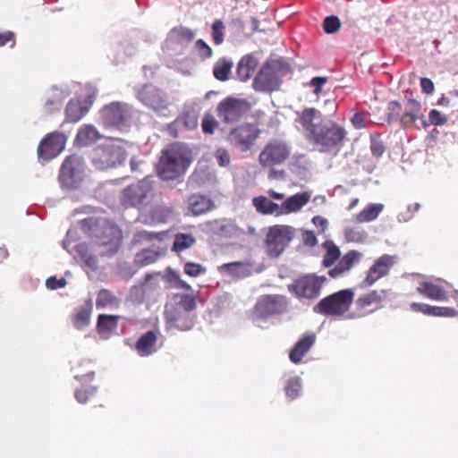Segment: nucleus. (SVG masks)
<instances>
[{"label": "nucleus", "mask_w": 458, "mask_h": 458, "mask_svg": "<svg viewBox=\"0 0 458 458\" xmlns=\"http://www.w3.org/2000/svg\"><path fill=\"white\" fill-rule=\"evenodd\" d=\"M346 130L335 121H327L320 125L310 140L319 152L336 155L344 146Z\"/></svg>", "instance_id": "obj_1"}, {"label": "nucleus", "mask_w": 458, "mask_h": 458, "mask_svg": "<svg viewBox=\"0 0 458 458\" xmlns=\"http://www.w3.org/2000/svg\"><path fill=\"white\" fill-rule=\"evenodd\" d=\"M291 72V67L283 59L266 62L253 80V88L258 91H273L278 89L284 76Z\"/></svg>", "instance_id": "obj_2"}, {"label": "nucleus", "mask_w": 458, "mask_h": 458, "mask_svg": "<svg viewBox=\"0 0 458 458\" xmlns=\"http://www.w3.org/2000/svg\"><path fill=\"white\" fill-rule=\"evenodd\" d=\"M82 230L89 237L95 238L99 245L112 247L115 251L121 240V232L116 225L106 219L88 217L81 221Z\"/></svg>", "instance_id": "obj_3"}, {"label": "nucleus", "mask_w": 458, "mask_h": 458, "mask_svg": "<svg viewBox=\"0 0 458 458\" xmlns=\"http://www.w3.org/2000/svg\"><path fill=\"white\" fill-rule=\"evenodd\" d=\"M190 165L182 151L176 146L162 151V156L157 166L158 176L165 181L174 180L182 174Z\"/></svg>", "instance_id": "obj_4"}, {"label": "nucleus", "mask_w": 458, "mask_h": 458, "mask_svg": "<svg viewBox=\"0 0 458 458\" xmlns=\"http://www.w3.org/2000/svg\"><path fill=\"white\" fill-rule=\"evenodd\" d=\"M353 297L352 289H344L321 299L313 310L327 317H341L350 310Z\"/></svg>", "instance_id": "obj_5"}, {"label": "nucleus", "mask_w": 458, "mask_h": 458, "mask_svg": "<svg viewBox=\"0 0 458 458\" xmlns=\"http://www.w3.org/2000/svg\"><path fill=\"white\" fill-rule=\"evenodd\" d=\"M153 197L152 182L144 178L137 183L124 188L120 194V203L125 208H134L140 209L151 202Z\"/></svg>", "instance_id": "obj_6"}, {"label": "nucleus", "mask_w": 458, "mask_h": 458, "mask_svg": "<svg viewBox=\"0 0 458 458\" xmlns=\"http://www.w3.org/2000/svg\"><path fill=\"white\" fill-rule=\"evenodd\" d=\"M85 164L83 158L76 156H68L63 162L58 180L63 188L78 189L83 181Z\"/></svg>", "instance_id": "obj_7"}, {"label": "nucleus", "mask_w": 458, "mask_h": 458, "mask_svg": "<svg viewBox=\"0 0 458 458\" xmlns=\"http://www.w3.org/2000/svg\"><path fill=\"white\" fill-rule=\"evenodd\" d=\"M126 158L124 148L117 141L98 147L93 153V164L99 170L122 165Z\"/></svg>", "instance_id": "obj_8"}, {"label": "nucleus", "mask_w": 458, "mask_h": 458, "mask_svg": "<svg viewBox=\"0 0 458 458\" xmlns=\"http://www.w3.org/2000/svg\"><path fill=\"white\" fill-rule=\"evenodd\" d=\"M100 116L106 127H114L122 131L130 127L132 110L127 104L113 102L101 109Z\"/></svg>", "instance_id": "obj_9"}, {"label": "nucleus", "mask_w": 458, "mask_h": 458, "mask_svg": "<svg viewBox=\"0 0 458 458\" xmlns=\"http://www.w3.org/2000/svg\"><path fill=\"white\" fill-rule=\"evenodd\" d=\"M291 155V148L282 140L272 139L265 145L259 155V165L263 168H273L284 164Z\"/></svg>", "instance_id": "obj_10"}, {"label": "nucleus", "mask_w": 458, "mask_h": 458, "mask_svg": "<svg viewBox=\"0 0 458 458\" xmlns=\"http://www.w3.org/2000/svg\"><path fill=\"white\" fill-rule=\"evenodd\" d=\"M325 281L323 276L307 275L294 280L289 290L298 298L314 299L318 296Z\"/></svg>", "instance_id": "obj_11"}, {"label": "nucleus", "mask_w": 458, "mask_h": 458, "mask_svg": "<svg viewBox=\"0 0 458 458\" xmlns=\"http://www.w3.org/2000/svg\"><path fill=\"white\" fill-rule=\"evenodd\" d=\"M137 98L157 113L165 111L169 106L166 94L152 84H145L137 92Z\"/></svg>", "instance_id": "obj_12"}, {"label": "nucleus", "mask_w": 458, "mask_h": 458, "mask_svg": "<svg viewBox=\"0 0 458 458\" xmlns=\"http://www.w3.org/2000/svg\"><path fill=\"white\" fill-rule=\"evenodd\" d=\"M292 237L291 226L279 225L270 227L266 241L268 255L278 257L291 242Z\"/></svg>", "instance_id": "obj_13"}, {"label": "nucleus", "mask_w": 458, "mask_h": 458, "mask_svg": "<svg viewBox=\"0 0 458 458\" xmlns=\"http://www.w3.org/2000/svg\"><path fill=\"white\" fill-rule=\"evenodd\" d=\"M248 109V104L244 100L227 98L217 106L218 118L223 123H234L239 121Z\"/></svg>", "instance_id": "obj_14"}, {"label": "nucleus", "mask_w": 458, "mask_h": 458, "mask_svg": "<svg viewBox=\"0 0 458 458\" xmlns=\"http://www.w3.org/2000/svg\"><path fill=\"white\" fill-rule=\"evenodd\" d=\"M258 132V130L250 124L240 125L229 132L227 140L233 147L244 152L254 144Z\"/></svg>", "instance_id": "obj_15"}, {"label": "nucleus", "mask_w": 458, "mask_h": 458, "mask_svg": "<svg viewBox=\"0 0 458 458\" xmlns=\"http://www.w3.org/2000/svg\"><path fill=\"white\" fill-rule=\"evenodd\" d=\"M395 263V257L388 254L377 258L366 273L361 287H369L382 277L387 276Z\"/></svg>", "instance_id": "obj_16"}, {"label": "nucleus", "mask_w": 458, "mask_h": 458, "mask_svg": "<svg viewBox=\"0 0 458 458\" xmlns=\"http://www.w3.org/2000/svg\"><path fill=\"white\" fill-rule=\"evenodd\" d=\"M387 291L371 290L360 295L355 300L356 310L359 316H364L383 307V302L386 299Z\"/></svg>", "instance_id": "obj_17"}, {"label": "nucleus", "mask_w": 458, "mask_h": 458, "mask_svg": "<svg viewBox=\"0 0 458 458\" xmlns=\"http://www.w3.org/2000/svg\"><path fill=\"white\" fill-rule=\"evenodd\" d=\"M65 137L60 132L47 134L39 143L38 148V158L50 160L57 157L64 148Z\"/></svg>", "instance_id": "obj_18"}, {"label": "nucleus", "mask_w": 458, "mask_h": 458, "mask_svg": "<svg viewBox=\"0 0 458 458\" xmlns=\"http://www.w3.org/2000/svg\"><path fill=\"white\" fill-rule=\"evenodd\" d=\"M164 317L169 327L178 330H190L194 325L191 311H184L178 308L167 306L164 312Z\"/></svg>", "instance_id": "obj_19"}, {"label": "nucleus", "mask_w": 458, "mask_h": 458, "mask_svg": "<svg viewBox=\"0 0 458 458\" xmlns=\"http://www.w3.org/2000/svg\"><path fill=\"white\" fill-rule=\"evenodd\" d=\"M323 115L321 112L314 107H306L301 112L297 113V122L302 126L307 133V140L310 141L313 133L320 128Z\"/></svg>", "instance_id": "obj_20"}, {"label": "nucleus", "mask_w": 458, "mask_h": 458, "mask_svg": "<svg viewBox=\"0 0 458 458\" xmlns=\"http://www.w3.org/2000/svg\"><path fill=\"white\" fill-rule=\"evenodd\" d=\"M256 309L262 316L280 314L285 310L286 301L282 296L265 295L259 300Z\"/></svg>", "instance_id": "obj_21"}, {"label": "nucleus", "mask_w": 458, "mask_h": 458, "mask_svg": "<svg viewBox=\"0 0 458 458\" xmlns=\"http://www.w3.org/2000/svg\"><path fill=\"white\" fill-rule=\"evenodd\" d=\"M361 258V253L358 250H350L341 259L339 258L335 267L329 269L328 276L332 278L339 277L350 271Z\"/></svg>", "instance_id": "obj_22"}, {"label": "nucleus", "mask_w": 458, "mask_h": 458, "mask_svg": "<svg viewBox=\"0 0 458 458\" xmlns=\"http://www.w3.org/2000/svg\"><path fill=\"white\" fill-rule=\"evenodd\" d=\"M315 342V334L312 333L303 335L291 350L289 354L290 360L294 364L301 362L302 358L309 352Z\"/></svg>", "instance_id": "obj_23"}, {"label": "nucleus", "mask_w": 458, "mask_h": 458, "mask_svg": "<svg viewBox=\"0 0 458 458\" xmlns=\"http://www.w3.org/2000/svg\"><path fill=\"white\" fill-rule=\"evenodd\" d=\"M218 271L234 278H244L251 275V263L249 261L225 263L218 267Z\"/></svg>", "instance_id": "obj_24"}, {"label": "nucleus", "mask_w": 458, "mask_h": 458, "mask_svg": "<svg viewBox=\"0 0 458 458\" xmlns=\"http://www.w3.org/2000/svg\"><path fill=\"white\" fill-rule=\"evenodd\" d=\"M310 199V193L308 191L296 193L287 198L281 204V214L287 215L290 213L298 212L304 207Z\"/></svg>", "instance_id": "obj_25"}, {"label": "nucleus", "mask_w": 458, "mask_h": 458, "mask_svg": "<svg viewBox=\"0 0 458 458\" xmlns=\"http://www.w3.org/2000/svg\"><path fill=\"white\" fill-rule=\"evenodd\" d=\"M421 105L415 99H408L404 109L403 110L400 123L403 128H409L415 124L420 117Z\"/></svg>", "instance_id": "obj_26"}, {"label": "nucleus", "mask_w": 458, "mask_h": 458, "mask_svg": "<svg viewBox=\"0 0 458 458\" xmlns=\"http://www.w3.org/2000/svg\"><path fill=\"white\" fill-rule=\"evenodd\" d=\"M157 342V334L155 331L149 330L143 334L136 342L135 349L139 355L146 357L153 354Z\"/></svg>", "instance_id": "obj_27"}, {"label": "nucleus", "mask_w": 458, "mask_h": 458, "mask_svg": "<svg viewBox=\"0 0 458 458\" xmlns=\"http://www.w3.org/2000/svg\"><path fill=\"white\" fill-rule=\"evenodd\" d=\"M214 207L212 200L200 194H192L188 199V209L193 216L202 215Z\"/></svg>", "instance_id": "obj_28"}, {"label": "nucleus", "mask_w": 458, "mask_h": 458, "mask_svg": "<svg viewBox=\"0 0 458 458\" xmlns=\"http://www.w3.org/2000/svg\"><path fill=\"white\" fill-rule=\"evenodd\" d=\"M174 305L171 307L192 312L197 308L198 295L192 292L176 293L172 296Z\"/></svg>", "instance_id": "obj_29"}, {"label": "nucleus", "mask_w": 458, "mask_h": 458, "mask_svg": "<svg viewBox=\"0 0 458 458\" xmlns=\"http://www.w3.org/2000/svg\"><path fill=\"white\" fill-rule=\"evenodd\" d=\"M417 292L431 300L445 301L447 300V293L445 288L439 284L430 282H422L417 287Z\"/></svg>", "instance_id": "obj_30"}, {"label": "nucleus", "mask_w": 458, "mask_h": 458, "mask_svg": "<svg viewBox=\"0 0 458 458\" xmlns=\"http://www.w3.org/2000/svg\"><path fill=\"white\" fill-rule=\"evenodd\" d=\"M252 204L256 210L262 215L282 216L281 205H278L265 196H258L253 198Z\"/></svg>", "instance_id": "obj_31"}, {"label": "nucleus", "mask_w": 458, "mask_h": 458, "mask_svg": "<svg viewBox=\"0 0 458 458\" xmlns=\"http://www.w3.org/2000/svg\"><path fill=\"white\" fill-rule=\"evenodd\" d=\"M258 66L256 58L250 55L243 56L237 65V77L241 81H248L254 73Z\"/></svg>", "instance_id": "obj_32"}, {"label": "nucleus", "mask_w": 458, "mask_h": 458, "mask_svg": "<svg viewBox=\"0 0 458 458\" xmlns=\"http://www.w3.org/2000/svg\"><path fill=\"white\" fill-rule=\"evenodd\" d=\"M101 137V134L93 125L85 124L79 130L76 142L80 146H89L95 143Z\"/></svg>", "instance_id": "obj_33"}, {"label": "nucleus", "mask_w": 458, "mask_h": 458, "mask_svg": "<svg viewBox=\"0 0 458 458\" xmlns=\"http://www.w3.org/2000/svg\"><path fill=\"white\" fill-rule=\"evenodd\" d=\"M93 304L91 300H87L80 306L73 315L72 321L76 328L81 329L89 325L90 320Z\"/></svg>", "instance_id": "obj_34"}, {"label": "nucleus", "mask_w": 458, "mask_h": 458, "mask_svg": "<svg viewBox=\"0 0 458 458\" xmlns=\"http://www.w3.org/2000/svg\"><path fill=\"white\" fill-rule=\"evenodd\" d=\"M88 112V107L83 106L80 99H71L66 106L65 114L66 121L69 123H76L80 121Z\"/></svg>", "instance_id": "obj_35"}, {"label": "nucleus", "mask_w": 458, "mask_h": 458, "mask_svg": "<svg viewBox=\"0 0 458 458\" xmlns=\"http://www.w3.org/2000/svg\"><path fill=\"white\" fill-rule=\"evenodd\" d=\"M74 377L81 383H89L95 377V371L90 361L83 360L72 367Z\"/></svg>", "instance_id": "obj_36"}, {"label": "nucleus", "mask_w": 458, "mask_h": 458, "mask_svg": "<svg viewBox=\"0 0 458 458\" xmlns=\"http://www.w3.org/2000/svg\"><path fill=\"white\" fill-rule=\"evenodd\" d=\"M120 316L100 314L98 318L97 330L101 335H108L116 329Z\"/></svg>", "instance_id": "obj_37"}, {"label": "nucleus", "mask_w": 458, "mask_h": 458, "mask_svg": "<svg viewBox=\"0 0 458 458\" xmlns=\"http://www.w3.org/2000/svg\"><path fill=\"white\" fill-rule=\"evenodd\" d=\"M170 39L177 44H188L195 38V32L184 26H177L171 30L169 33Z\"/></svg>", "instance_id": "obj_38"}, {"label": "nucleus", "mask_w": 458, "mask_h": 458, "mask_svg": "<svg viewBox=\"0 0 458 458\" xmlns=\"http://www.w3.org/2000/svg\"><path fill=\"white\" fill-rule=\"evenodd\" d=\"M120 300L110 290L101 289L97 295L96 306L98 309L118 308Z\"/></svg>", "instance_id": "obj_39"}, {"label": "nucleus", "mask_w": 458, "mask_h": 458, "mask_svg": "<svg viewBox=\"0 0 458 458\" xmlns=\"http://www.w3.org/2000/svg\"><path fill=\"white\" fill-rule=\"evenodd\" d=\"M216 233L225 238H239L244 234V230L233 221L225 220L218 226Z\"/></svg>", "instance_id": "obj_40"}, {"label": "nucleus", "mask_w": 458, "mask_h": 458, "mask_svg": "<svg viewBox=\"0 0 458 458\" xmlns=\"http://www.w3.org/2000/svg\"><path fill=\"white\" fill-rule=\"evenodd\" d=\"M196 242V239L190 233H178L174 235L172 250L180 253L192 247Z\"/></svg>", "instance_id": "obj_41"}, {"label": "nucleus", "mask_w": 458, "mask_h": 458, "mask_svg": "<svg viewBox=\"0 0 458 458\" xmlns=\"http://www.w3.org/2000/svg\"><path fill=\"white\" fill-rule=\"evenodd\" d=\"M323 246L327 251L323 257L322 264L325 267H330L339 259L341 252L339 248L331 241H326Z\"/></svg>", "instance_id": "obj_42"}, {"label": "nucleus", "mask_w": 458, "mask_h": 458, "mask_svg": "<svg viewBox=\"0 0 458 458\" xmlns=\"http://www.w3.org/2000/svg\"><path fill=\"white\" fill-rule=\"evenodd\" d=\"M382 204H370L356 215L355 220L358 223H366L375 220L383 210Z\"/></svg>", "instance_id": "obj_43"}, {"label": "nucleus", "mask_w": 458, "mask_h": 458, "mask_svg": "<svg viewBox=\"0 0 458 458\" xmlns=\"http://www.w3.org/2000/svg\"><path fill=\"white\" fill-rule=\"evenodd\" d=\"M233 63L231 61L225 58L219 59L214 65V77L220 81H227L229 79Z\"/></svg>", "instance_id": "obj_44"}, {"label": "nucleus", "mask_w": 458, "mask_h": 458, "mask_svg": "<svg viewBox=\"0 0 458 458\" xmlns=\"http://www.w3.org/2000/svg\"><path fill=\"white\" fill-rule=\"evenodd\" d=\"M284 391L286 394V396L290 400L296 399L301 391V379L298 377H291L287 380Z\"/></svg>", "instance_id": "obj_45"}, {"label": "nucleus", "mask_w": 458, "mask_h": 458, "mask_svg": "<svg viewBox=\"0 0 458 458\" xmlns=\"http://www.w3.org/2000/svg\"><path fill=\"white\" fill-rule=\"evenodd\" d=\"M403 114V108L398 101H390L386 108V121L389 123L400 122Z\"/></svg>", "instance_id": "obj_46"}, {"label": "nucleus", "mask_w": 458, "mask_h": 458, "mask_svg": "<svg viewBox=\"0 0 458 458\" xmlns=\"http://www.w3.org/2000/svg\"><path fill=\"white\" fill-rule=\"evenodd\" d=\"M341 27L340 19L335 15L327 16L323 21V30L327 34H333L339 30Z\"/></svg>", "instance_id": "obj_47"}, {"label": "nucleus", "mask_w": 458, "mask_h": 458, "mask_svg": "<svg viewBox=\"0 0 458 458\" xmlns=\"http://www.w3.org/2000/svg\"><path fill=\"white\" fill-rule=\"evenodd\" d=\"M159 254L157 251L144 250L137 255V260L141 266H148L157 260Z\"/></svg>", "instance_id": "obj_48"}, {"label": "nucleus", "mask_w": 458, "mask_h": 458, "mask_svg": "<svg viewBox=\"0 0 458 458\" xmlns=\"http://www.w3.org/2000/svg\"><path fill=\"white\" fill-rule=\"evenodd\" d=\"M224 30L225 25L221 20H216L212 24V39L216 45H220L224 42Z\"/></svg>", "instance_id": "obj_49"}, {"label": "nucleus", "mask_w": 458, "mask_h": 458, "mask_svg": "<svg viewBox=\"0 0 458 458\" xmlns=\"http://www.w3.org/2000/svg\"><path fill=\"white\" fill-rule=\"evenodd\" d=\"M217 125V121L211 114H205L201 123V128L204 133L213 134Z\"/></svg>", "instance_id": "obj_50"}, {"label": "nucleus", "mask_w": 458, "mask_h": 458, "mask_svg": "<svg viewBox=\"0 0 458 458\" xmlns=\"http://www.w3.org/2000/svg\"><path fill=\"white\" fill-rule=\"evenodd\" d=\"M183 271L186 275L192 277H197L206 273V268L199 263L187 262L184 265Z\"/></svg>", "instance_id": "obj_51"}, {"label": "nucleus", "mask_w": 458, "mask_h": 458, "mask_svg": "<svg viewBox=\"0 0 458 458\" xmlns=\"http://www.w3.org/2000/svg\"><path fill=\"white\" fill-rule=\"evenodd\" d=\"M98 388L96 386H89L87 389H78L75 391V399L80 403H86L90 397L97 393Z\"/></svg>", "instance_id": "obj_52"}, {"label": "nucleus", "mask_w": 458, "mask_h": 458, "mask_svg": "<svg viewBox=\"0 0 458 458\" xmlns=\"http://www.w3.org/2000/svg\"><path fill=\"white\" fill-rule=\"evenodd\" d=\"M195 48L202 59L210 58L213 55L211 47L203 39H198L195 42Z\"/></svg>", "instance_id": "obj_53"}, {"label": "nucleus", "mask_w": 458, "mask_h": 458, "mask_svg": "<svg viewBox=\"0 0 458 458\" xmlns=\"http://www.w3.org/2000/svg\"><path fill=\"white\" fill-rule=\"evenodd\" d=\"M457 315V311L453 308L448 307H431L430 316L433 317H455Z\"/></svg>", "instance_id": "obj_54"}, {"label": "nucleus", "mask_w": 458, "mask_h": 458, "mask_svg": "<svg viewBox=\"0 0 458 458\" xmlns=\"http://www.w3.org/2000/svg\"><path fill=\"white\" fill-rule=\"evenodd\" d=\"M215 157L220 166L226 167L230 165V155L225 148H221L216 149Z\"/></svg>", "instance_id": "obj_55"}, {"label": "nucleus", "mask_w": 458, "mask_h": 458, "mask_svg": "<svg viewBox=\"0 0 458 458\" xmlns=\"http://www.w3.org/2000/svg\"><path fill=\"white\" fill-rule=\"evenodd\" d=\"M157 238V234L153 233H149L147 231H139L133 236L134 243H143L147 242H151Z\"/></svg>", "instance_id": "obj_56"}, {"label": "nucleus", "mask_w": 458, "mask_h": 458, "mask_svg": "<svg viewBox=\"0 0 458 458\" xmlns=\"http://www.w3.org/2000/svg\"><path fill=\"white\" fill-rule=\"evenodd\" d=\"M428 120L433 125H443L446 123L447 118L443 115L439 111L432 109L428 114Z\"/></svg>", "instance_id": "obj_57"}, {"label": "nucleus", "mask_w": 458, "mask_h": 458, "mask_svg": "<svg viewBox=\"0 0 458 458\" xmlns=\"http://www.w3.org/2000/svg\"><path fill=\"white\" fill-rule=\"evenodd\" d=\"M370 151L375 157H380L385 152L383 142L377 139H372L370 142Z\"/></svg>", "instance_id": "obj_58"}, {"label": "nucleus", "mask_w": 458, "mask_h": 458, "mask_svg": "<svg viewBox=\"0 0 458 458\" xmlns=\"http://www.w3.org/2000/svg\"><path fill=\"white\" fill-rule=\"evenodd\" d=\"M180 121L188 128H195L198 124L197 115L189 112L183 113L180 117Z\"/></svg>", "instance_id": "obj_59"}, {"label": "nucleus", "mask_w": 458, "mask_h": 458, "mask_svg": "<svg viewBox=\"0 0 458 458\" xmlns=\"http://www.w3.org/2000/svg\"><path fill=\"white\" fill-rule=\"evenodd\" d=\"M67 282L64 278H56L55 276H51L47 279L46 285L48 289L56 290L59 288H63L66 285Z\"/></svg>", "instance_id": "obj_60"}, {"label": "nucleus", "mask_w": 458, "mask_h": 458, "mask_svg": "<svg viewBox=\"0 0 458 458\" xmlns=\"http://www.w3.org/2000/svg\"><path fill=\"white\" fill-rule=\"evenodd\" d=\"M327 82V77H314L311 79L310 85L314 88V93L318 96L322 90V87Z\"/></svg>", "instance_id": "obj_61"}, {"label": "nucleus", "mask_w": 458, "mask_h": 458, "mask_svg": "<svg viewBox=\"0 0 458 458\" xmlns=\"http://www.w3.org/2000/svg\"><path fill=\"white\" fill-rule=\"evenodd\" d=\"M366 114L364 113H356L351 119L352 125L356 129L366 127Z\"/></svg>", "instance_id": "obj_62"}, {"label": "nucleus", "mask_w": 458, "mask_h": 458, "mask_svg": "<svg viewBox=\"0 0 458 458\" xmlns=\"http://www.w3.org/2000/svg\"><path fill=\"white\" fill-rule=\"evenodd\" d=\"M431 307L432 306H430L428 304L420 303V302H412L411 304V309L412 311L420 312V313H423L424 315H428V316H430Z\"/></svg>", "instance_id": "obj_63"}, {"label": "nucleus", "mask_w": 458, "mask_h": 458, "mask_svg": "<svg viewBox=\"0 0 458 458\" xmlns=\"http://www.w3.org/2000/svg\"><path fill=\"white\" fill-rule=\"evenodd\" d=\"M420 87L422 91L426 94H432L435 89L433 81L428 78L420 79Z\"/></svg>", "instance_id": "obj_64"}]
</instances>
